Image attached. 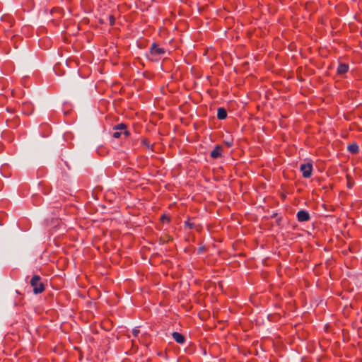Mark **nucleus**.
<instances>
[{
	"label": "nucleus",
	"instance_id": "39448f33",
	"mask_svg": "<svg viewBox=\"0 0 362 362\" xmlns=\"http://www.w3.org/2000/svg\"><path fill=\"white\" fill-rule=\"evenodd\" d=\"M6 124H7V126L9 127L10 128H13V129L16 128L20 124L19 117L17 115H15L11 118H7Z\"/></svg>",
	"mask_w": 362,
	"mask_h": 362
},
{
	"label": "nucleus",
	"instance_id": "f257e3e1",
	"mask_svg": "<svg viewBox=\"0 0 362 362\" xmlns=\"http://www.w3.org/2000/svg\"><path fill=\"white\" fill-rule=\"evenodd\" d=\"M165 53L164 48L160 47L157 44L153 43L151 47L148 57L151 61L157 62L163 57Z\"/></svg>",
	"mask_w": 362,
	"mask_h": 362
},
{
	"label": "nucleus",
	"instance_id": "6ab92c4d",
	"mask_svg": "<svg viewBox=\"0 0 362 362\" xmlns=\"http://www.w3.org/2000/svg\"><path fill=\"white\" fill-rule=\"evenodd\" d=\"M139 333V329L138 327L133 329L132 334H133L134 337H137Z\"/></svg>",
	"mask_w": 362,
	"mask_h": 362
},
{
	"label": "nucleus",
	"instance_id": "4468645a",
	"mask_svg": "<svg viewBox=\"0 0 362 362\" xmlns=\"http://www.w3.org/2000/svg\"><path fill=\"white\" fill-rule=\"evenodd\" d=\"M7 102V97L4 94H0V106H3Z\"/></svg>",
	"mask_w": 362,
	"mask_h": 362
},
{
	"label": "nucleus",
	"instance_id": "f8f14e48",
	"mask_svg": "<svg viewBox=\"0 0 362 362\" xmlns=\"http://www.w3.org/2000/svg\"><path fill=\"white\" fill-rule=\"evenodd\" d=\"M348 151L354 154L358 153L359 151V147L356 144H351L348 146Z\"/></svg>",
	"mask_w": 362,
	"mask_h": 362
},
{
	"label": "nucleus",
	"instance_id": "423d86ee",
	"mask_svg": "<svg viewBox=\"0 0 362 362\" xmlns=\"http://www.w3.org/2000/svg\"><path fill=\"white\" fill-rule=\"evenodd\" d=\"M297 218L300 222L308 221L310 219V216L308 211L300 210L297 213Z\"/></svg>",
	"mask_w": 362,
	"mask_h": 362
},
{
	"label": "nucleus",
	"instance_id": "0eeeda50",
	"mask_svg": "<svg viewBox=\"0 0 362 362\" xmlns=\"http://www.w3.org/2000/svg\"><path fill=\"white\" fill-rule=\"evenodd\" d=\"M223 151V147L221 146H216V147L211 152V157L214 159H216L221 156Z\"/></svg>",
	"mask_w": 362,
	"mask_h": 362
},
{
	"label": "nucleus",
	"instance_id": "ddd939ff",
	"mask_svg": "<svg viewBox=\"0 0 362 362\" xmlns=\"http://www.w3.org/2000/svg\"><path fill=\"white\" fill-rule=\"evenodd\" d=\"M185 224L190 229L197 228L196 224L194 222L190 221V220L185 221Z\"/></svg>",
	"mask_w": 362,
	"mask_h": 362
},
{
	"label": "nucleus",
	"instance_id": "4be33fe9",
	"mask_svg": "<svg viewBox=\"0 0 362 362\" xmlns=\"http://www.w3.org/2000/svg\"><path fill=\"white\" fill-rule=\"evenodd\" d=\"M6 110H7L8 112H12V113L15 112L14 109H13V108H9V107H7V108H6Z\"/></svg>",
	"mask_w": 362,
	"mask_h": 362
},
{
	"label": "nucleus",
	"instance_id": "9b49d317",
	"mask_svg": "<svg viewBox=\"0 0 362 362\" xmlns=\"http://www.w3.org/2000/svg\"><path fill=\"white\" fill-rule=\"evenodd\" d=\"M349 66L346 64H340L337 68L338 74H344L348 72Z\"/></svg>",
	"mask_w": 362,
	"mask_h": 362
},
{
	"label": "nucleus",
	"instance_id": "6e6552de",
	"mask_svg": "<svg viewBox=\"0 0 362 362\" xmlns=\"http://www.w3.org/2000/svg\"><path fill=\"white\" fill-rule=\"evenodd\" d=\"M172 336L174 340L178 344H182L185 342V337L179 332H173Z\"/></svg>",
	"mask_w": 362,
	"mask_h": 362
},
{
	"label": "nucleus",
	"instance_id": "aec40b11",
	"mask_svg": "<svg viewBox=\"0 0 362 362\" xmlns=\"http://www.w3.org/2000/svg\"><path fill=\"white\" fill-rule=\"evenodd\" d=\"M160 219L163 222H164L165 221H166L168 223L170 222V218L168 216H166L165 215H163L161 216Z\"/></svg>",
	"mask_w": 362,
	"mask_h": 362
},
{
	"label": "nucleus",
	"instance_id": "20e7f679",
	"mask_svg": "<svg viewBox=\"0 0 362 362\" xmlns=\"http://www.w3.org/2000/svg\"><path fill=\"white\" fill-rule=\"evenodd\" d=\"M21 108L23 114L26 115H30L34 110V106L33 103L30 101L23 102L22 103Z\"/></svg>",
	"mask_w": 362,
	"mask_h": 362
},
{
	"label": "nucleus",
	"instance_id": "a211bd4d",
	"mask_svg": "<svg viewBox=\"0 0 362 362\" xmlns=\"http://www.w3.org/2000/svg\"><path fill=\"white\" fill-rule=\"evenodd\" d=\"M115 18L112 15L109 16V22L110 25H113L115 24Z\"/></svg>",
	"mask_w": 362,
	"mask_h": 362
},
{
	"label": "nucleus",
	"instance_id": "412c9836",
	"mask_svg": "<svg viewBox=\"0 0 362 362\" xmlns=\"http://www.w3.org/2000/svg\"><path fill=\"white\" fill-rule=\"evenodd\" d=\"M204 251H205V248L204 247H200L198 248V252L199 253H202Z\"/></svg>",
	"mask_w": 362,
	"mask_h": 362
},
{
	"label": "nucleus",
	"instance_id": "1a4fd4ad",
	"mask_svg": "<svg viewBox=\"0 0 362 362\" xmlns=\"http://www.w3.org/2000/svg\"><path fill=\"white\" fill-rule=\"evenodd\" d=\"M113 130H119V131L124 130L123 134L126 136H128L130 134V132L128 130H127V125L124 123H120V124H118L117 125H115L113 127Z\"/></svg>",
	"mask_w": 362,
	"mask_h": 362
},
{
	"label": "nucleus",
	"instance_id": "f3484780",
	"mask_svg": "<svg viewBox=\"0 0 362 362\" xmlns=\"http://www.w3.org/2000/svg\"><path fill=\"white\" fill-rule=\"evenodd\" d=\"M346 178L348 180V182H347V187L348 188H351L353 187V185L354 183L351 181L350 180V176L349 175H347L346 176Z\"/></svg>",
	"mask_w": 362,
	"mask_h": 362
},
{
	"label": "nucleus",
	"instance_id": "7ed1b4c3",
	"mask_svg": "<svg viewBox=\"0 0 362 362\" xmlns=\"http://www.w3.org/2000/svg\"><path fill=\"white\" fill-rule=\"evenodd\" d=\"M300 170L302 173L303 177L309 178L312 175L313 165L310 163H303L300 166Z\"/></svg>",
	"mask_w": 362,
	"mask_h": 362
},
{
	"label": "nucleus",
	"instance_id": "f03ea898",
	"mask_svg": "<svg viewBox=\"0 0 362 362\" xmlns=\"http://www.w3.org/2000/svg\"><path fill=\"white\" fill-rule=\"evenodd\" d=\"M30 285L33 288L35 294L41 293L45 291V284L41 280V277L38 275H34L30 280Z\"/></svg>",
	"mask_w": 362,
	"mask_h": 362
},
{
	"label": "nucleus",
	"instance_id": "5701e85b",
	"mask_svg": "<svg viewBox=\"0 0 362 362\" xmlns=\"http://www.w3.org/2000/svg\"><path fill=\"white\" fill-rule=\"evenodd\" d=\"M11 94L13 96H15V90H12Z\"/></svg>",
	"mask_w": 362,
	"mask_h": 362
},
{
	"label": "nucleus",
	"instance_id": "9d476101",
	"mask_svg": "<svg viewBox=\"0 0 362 362\" xmlns=\"http://www.w3.org/2000/svg\"><path fill=\"white\" fill-rule=\"evenodd\" d=\"M217 117L218 119H224L227 117V112L225 108L219 107L218 109Z\"/></svg>",
	"mask_w": 362,
	"mask_h": 362
},
{
	"label": "nucleus",
	"instance_id": "dca6fc26",
	"mask_svg": "<svg viewBox=\"0 0 362 362\" xmlns=\"http://www.w3.org/2000/svg\"><path fill=\"white\" fill-rule=\"evenodd\" d=\"M141 144H142V145L146 146L147 148H150L151 145H150V142L148 139H142Z\"/></svg>",
	"mask_w": 362,
	"mask_h": 362
},
{
	"label": "nucleus",
	"instance_id": "2eb2a0df",
	"mask_svg": "<svg viewBox=\"0 0 362 362\" xmlns=\"http://www.w3.org/2000/svg\"><path fill=\"white\" fill-rule=\"evenodd\" d=\"M112 136L115 139L119 138L121 134H122V131L119 130H113Z\"/></svg>",
	"mask_w": 362,
	"mask_h": 362
}]
</instances>
